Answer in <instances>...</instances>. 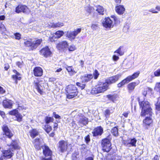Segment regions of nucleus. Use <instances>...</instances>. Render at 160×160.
Here are the masks:
<instances>
[{
  "mask_svg": "<svg viewBox=\"0 0 160 160\" xmlns=\"http://www.w3.org/2000/svg\"><path fill=\"white\" fill-rule=\"evenodd\" d=\"M13 72L15 73V75H13L12 76V78L16 80H20L21 78V75L16 70H14ZM16 83H17V81H16Z\"/></svg>",
  "mask_w": 160,
  "mask_h": 160,
  "instance_id": "obj_27",
  "label": "nucleus"
},
{
  "mask_svg": "<svg viewBox=\"0 0 160 160\" xmlns=\"http://www.w3.org/2000/svg\"><path fill=\"white\" fill-rule=\"evenodd\" d=\"M110 113V110L109 109H107L105 111L104 115L106 118L109 117Z\"/></svg>",
  "mask_w": 160,
  "mask_h": 160,
  "instance_id": "obj_44",
  "label": "nucleus"
},
{
  "mask_svg": "<svg viewBox=\"0 0 160 160\" xmlns=\"http://www.w3.org/2000/svg\"><path fill=\"white\" fill-rule=\"evenodd\" d=\"M9 66L8 64H5L4 68L6 70H7L9 68Z\"/></svg>",
  "mask_w": 160,
  "mask_h": 160,
  "instance_id": "obj_59",
  "label": "nucleus"
},
{
  "mask_svg": "<svg viewBox=\"0 0 160 160\" xmlns=\"http://www.w3.org/2000/svg\"><path fill=\"white\" fill-rule=\"evenodd\" d=\"M66 68L69 72H72V75L73 73H76V72L74 70V69L72 66H67L66 67Z\"/></svg>",
  "mask_w": 160,
  "mask_h": 160,
  "instance_id": "obj_36",
  "label": "nucleus"
},
{
  "mask_svg": "<svg viewBox=\"0 0 160 160\" xmlns=\"http://www.w3.org/2000/svg\"><path fill=\"white\" fill-rule=\"evenodd\" d=\"M76 119L79 125L82 126L86 125L88 122V118L81 113L76 116Z\"/></svg>",
  "mask_w": 160,
  "mask_h": 160,
  "instance_id": "obj_7",
  "label": "nucleus"
},
{
  "mask_svg": "<svg viewBox=\"0 0 160 160\" xmlns=\"http://www.w3.org/2000/svg\"><path fill=\"white\" fill-rule=\"evenodd\" d=\"M139 103L140 108H142L141 116H143L146 115L151 116L152 115V109L148 101L144 100L141 102L139 101Z\"/></svg>",
  "mask_w": 160,
  "mask_h": 160,
  "instance_id": "obj_3",
  "label": "nucleus"
},
{
  "mask_svg": "<svg viewBox=\"0 0 160 160\" xmlns=\"http://www.w3.org/2000/svg\"><path fill=\"white\" fill-rule=\"evenodd\" d=\"M93 9V8L92 7L90 6H89L87 7L86 10L88 12L90 13Z\"/></svg>",
  "mask_w": 160,
  "mask_h": 160,
  "instance_id": "obj_53",
  "label": "nucleus"
},
{
  "mask_svg": "<svg viewBox=\"0 0 160 160\" xmlns=\"http://www.w3.org/2000/svg\"><path fill=\"white\" fill-rule=\"evenodd\" d=\"M30 135L31 137L34 138L38 134V132L35 129H34L30 132Z\"/></svg>",
  "mask_w": 160,
  "mask_h": 160,
  "instance_id": "obj_32",
  "label": "nucleus"
},
{
  "mask_svg": "<svg viewBox=\"0 0 160 160\" xmlns=\"http://www.w3.org/2000/svg\"><path fill=\"white\" fill-rule=\"evenodd\" d=\"M33 74L36 77L41 76L43 73L42 68L39 67H36L33 70Z\"/></svg>",
  "mask_w": 160,
  "mask_h": 160,
  "instance_id": "obj_17",
  "label": "nucleus"
},
{
  "mask_svg": "<svg viewBox=\"0 0 160 160\" xmlns=\"http://www.w3.org/2000/svg\"><path fill=\"white\" fill-rule=\"evenodd\" d=\"M15 12L17 13L23 12L28 14L30 12V10L26 6L23 5H19L16 8Z\"/></svg>",
  "mask_w": 160,
  "mask_h": 160,
  "instance_id": "obj_9",
  "label": "nucleus"
},
{
  "mask_svg": "<svg viewBox=\"0 0 160 160\" xmlns=\"http://www.w3.org/2000/svg\"><path fill=\"white\" fill-rule=\"evenodd\" d=\"M102 145L103 150L107 152H109L111 148V144L110 140L107 138H105L102 140Z\"/></svg>",
  "mask_w": 160,
  "mask_h": 160,
  "instance_id": "obj_8",
  "label": "nucleus"
},
{
  "mask_svg": "<svg viewBox=\"0 0 160 160\" xmlns=\"http://www.w3.org/2000/svg\"><path fill=\"white\" fill-rule=\"evenodd\" d=\"M137 85L138 84L135 82H131L128 84L127 85V88L128 92L130 93L132 92Z\"/></svg>",
  "mask_w": 160,
  "mask_h": 160,
  "instance_id": "obj_21",
  "label": "nucleus"
},
{
  "mask_svg": "<svg viewBox=\"0 0 160 160\" xmlns=\"http://www.w3.org/2000/svg\"><path fill=\"white\" fill-rule=\"evenodd\" d=\"M44 129L47 133H48L52 130V128L51 127L47 125L45 126Z\"/></svg>",
  "mask_w": 160,
  "mask_h": 160,
  "instance_id": "obj_42",
  "label": "nucleus"
},
{
  "mask_svg": "<svg viewBox=\"0 0 160 160\" xmlns=\"http://www.w3.org/2000/svg\"><path fill=\"white\" fill-rule=\"evenodd\" d=\"M152 121L150 117H147L143 120V123L146 126H148L152 122Z\"/></svg>",
  "mask_w": 160,
  "mask_h": 160,
  "instance_id": "obj_25",
  "label": "nucleus"
},
{
  "mask_svg": "<svg viewBox=\"0 0 160 160\" xmlns=\"http://www.w3.org/2000/svg\"><path fill=\"white\" fill-rule=\"evenodd\" d=\"M68 50L69 51L71 52L75 50L77 48L76 46L73 44L71 45L68 47Z\"/></svg>",
  "mask_w": 160,
  "mask_h": 160,
  "instance_id": "obj_40",
  "label": "nucleus"
},
{
  "mask_svg": "<svg viewBox=\"0 0 160 160\" xmlns=\"http://www.w3.org/2000/svg\"><path fill=\"white\" fill-rule=\"evenodd\" d=\"M120 77V75L118 74L109 77L106 80L105 82L100 84L98 87L92 88L91 93L92 94H96L104 92L108 89L109 85L115 83L118 81Z\"/></svg>",
  "mask_w": 160,
  "mask_h": 160,
  "instance_id": "obj_1",
  "label": "nucleus"
},
{
  "mask_svg": "<svg viewBox=\"0 0 160 160\" xmlns=\"http://www.w3.org/2000/svg\"><path fill=\"white\" fill-rule=\"evenodd\" d=\"M5 18V16L4 15H1L0 16V20H3Z\"/></svg>",
  "mask_w": 160,
  "mask_h": 160,
  "instance_id": "obj_62",
  "label": "nucleus"
},
{
  "mask_svg": "<svg viewBox=\"0 0 160 160\" xmlns=\"http://www.w3.org/2000/svg\"><path fill=\"white\" fill-rule=\"evenodd\" d=\"M72 148V145L67 141L62 140L59 142L58 144V149L62 152L66 151H70Z\"/></svg>",
  "mask_w": 160,
  "mask_h": 160,
  "instance_id": "obj_6",
  "label": "nucleus"
},
{
  "mask_svg": "<svg viewBox=\"0 0 160 160\" xmlns=\"http://www.w3.org/2000/svg\"><path fill=\"white\" fill-rule=\"evenodd\" d=\"M140 72H135L134 73L133 75L132 76H129L128 77V79H129L130 81H132V80L135 79L137 77H138L139 75V74Z\"/></svg>",
  "mask_w": 160,
  "mask_h": 160,
  "instance_id": "obj_30",
  "label": "nucleus"
},
{
  "mask_svg": "<svg viewBox=\"0 0 160 160\" xmlns=\"http://www.w3.org/2000/svg\"><path fill=\"white\" fill-rule=\"evenodd\" d=\"M33 85L38 92L40 94H42L43 93V87L41 83L38 80L35 81L33 83Z\"/></svg>",
  "mask_w": 160,
  "mask_h": 160,
  "instance_id": "obj_13",
  "label": "nucleus"
},
{
  "mask_svg": "<svg viewBox=\"0 0 160 160\" xmlns=\"http://www.w3.org/2000/svg\"><path fill=\"white\" fill-rule=\"evenodd\" d=\"M80 63L82 66V67H83L84 65V62L82 60H80Z\"/></svg>",
  "mask_w": 160,
  "mask_h": 160,
  "instance_id": "obj_63",
  "label": "nucleus"
},
{
  "mask_svg": "<svg viewBox=\"0 0 160 160\" xmlns=\"http://www.w3.org/2000/svg\"><path fill=\"white\" fill-rule=\"evenodd\" d=\"M18 110L16 109H15L12 111H10L9 112V114L10 115H14L15 116L17 114H18Z\"/></svg>",
  "mask_w": 160,
  "mask_h": 160,
  "instance_id": "obj_41",
  "label": "nucleus"
},
{
  "mask_svg": "<svg viewBox=\"0 0 160 160\" xmlns=\"http://www.w3.org/2000/svg\"><path fill=\"white\" fill-rule=\"evenodd\" d=\"M68 45V43L66 41H63L58 44L57 47L59 50L64 49L67 48Z\"/></svg>",
  "mask_w": 160,
  "mask_h": 160,
  "instance_id": "obj_18",
  "label": "nucleus"
},
{
  "mask_svg": "<svg viewBox=\"0 0 160 160\" xmlns=\"http://www.w3.org/2000/svg\"><path fill=\"white\" fill-rule=\"evenodd\" d=\"M56 35L55 38H58L62 36L64 34V32L62 31L58 30L55 33Z\"/></svg>",
  "mask_w": 160,
  "mask_h": 160,
  "instance_id": "obj_33",
  "label": "nucleus"
},
{
  "mask_svg": "<svg viewBox=\"0 0 160 160\" xmlns=\"http://www.w3.org/2000/svg\"><path fill=\"white\" fill-rule=\"evenodd\" d=\"M97 9L96 11L100 14L101 15H103L104 14V9L102 6L100 5H98L96 6Z\"/></svg>",
  "mask_w": 160,
  "mask_h": 160,
  "instance_id": "obj_28",
  "label": "nucleus"
},
{
  "mask_svg": "<svg viewBox=\"0 0 160 160\" xmlns=\"http://www.w3.org/2000/svg\"><path fill=\"white\" fill-rule=\"evenodd\" d=\"M14 35L15 36V38L17 40H20L21 38V34L18 32L14 34Z\"/></svg>",
  "mask_w": 160,
  "mask_h": 160,
  "instance_id": "obj_45",
  "label": "nucleus"
},
{
  "mask_svg": "<svg viewBox=\"0 0 160 160\" xmlns=\"http://www.w3.org/2000/svg\"><path fill=\"white\" fill-rule=\"evenodd\" d=\"M76 84L81 89H83L85 88V84H82L79 82H77Z\"/></svg>",
  "mask_w": 160,
  "mask_h": 160,
  "instance_id": "obj_47",
  "label": "nucleus"
},
{
  "mask_svg": "<svg viewBox=\"0 0 160 160\" xmlns=\"http://www.w3.org/2000/svg\"><path fill=\"white\" fill-rule=\"evenodd\" d=\"M125 10V9L122 5H119L116 6L115 8L116 12L119 15L123 14Z\"/></svg>",
  "mask_w": 160,
  "mask_h": 160,
  "instance_id": "obj_19",
  "label": "nucleus"
},
{
  "mask_svg": "<svg viewBox=\"0 0 160 160\" xmlns=\"http://www.w3.org/2000/svg\"><path fill=\"white\" fill-rule=\"evenodd\" d=\"M85 160H93L92 158L91 157H89L85 159Z\"/></svg>",
  "mask_w": 160,
  "mask_h": 160,
  "instance_id": "obj_64",
  "label": "nucleus"
},
{
  "mask_svg": "<svg viewBox=\"0 0 160 160\" xmlns=\"http://www.w3.org/2000/svg\"><path fill=\"white\" fill-rule=\"evenodd\" d=\"M48 24L50 27L54 28H59L63 26V23L59 22L56 23L50 22Z\"/></svg>",
  "mask_w": 160,
  "mask_h": 160,
  "instance_id": "obj_22",
  "label": "nucleus"
},
{
  "mask_svg": "<svg viewBox=\"0 0 160 160\" xmlns=\"http://www.w3.org/2000/svg\"><path fill=\"white\" fill-rule=\"evenodd\" d=\"M103 132V128L101 126L95 128L92 132L93 136L94 137L101 136Z\"/></svg>",
  "mask_w": 160,
  "mask_h": 160,
  "instance_id": "obj_14",
  "label": "nucleus"
},
{
  "mask_svg": "<svg viewBox=\"0 0 160 160\" xmlns=\"http://www.w3.org/2000/svg\"><path fill=\"white\" fill-rule=\"evenodd\" d=\"M35 148L37 149H39L41 148V140L39 138H36L33 142Z\"/></svg>",
  "mask_w": 160,
  "mask_h": 160,
  "instance_id": "obj_20",
  "label": "nucleus"
},
{
  "mask_svg": "<svg viewBox=\"0 0 160 160\" xmlns=\"http://www.w3.org/2000/svg\"><path fill=\"white\" fill-rule=\"evenodd\" d=\"M19 148V147L17 142H13L10 146L9 149L2 151V156L0 157V160H3L5 158H11L14 154V150L18 149Z\"/></svg>",
  "mask_w": 160,
  "mask_h": 160,
  "instance_id": "obj_2",
  "label": "nucleus"
},
{
  "mask_svg": "<svg viewBox=\"0 0 160 160\" xmlns=\"http://www.w3.org/2000/svg\"><path fill=\"white\" fill-rule=\"evenodd\" d=\"M130 112L129 111H127L126 112H124L123 114V115L125 117L127 118L128 116V114Z\"/></svg>",
  "mask_w": 160,
  "mask_h": 160,
  "instance_id": "obj_58",
  "label": "nucleus"
},
{
  "mask_svg": "<svg viewBox=\"0 0 160 160\" xmlns=\"http://www.w3.org/2000/svg\"><path fill=\"white\" fill-rule=\"evenodd\" d=\"M111 133L115 136H118V128L115 127L113 128L111 130Z\"/></svg>",
  "mask_w": 160,
  "mask_h": 160,
  "instance_id": "obj_34",
  "label": "nucleus"
},
{
  "mask_svg": "<svg viewBox=\"0 0 160 160\" xmlns=\"http://www.w3.org/2000/svg\"><path fill=\"white\" fill-rule=\"evenodd\" d=\"M2 129L5 134L9 138H11L13 136V133L6 125H4Z\"/></svg>",
  "mask_w": 160,
  "mask_h": 160,
  "instance_id": "obj_15",
  "label": "nucleus"
},
{
  "mask_svg": "<svg viewBox=\"0 0 160 160\" xmlns=\"http://www.w3.org/2000/svg\"><path fill=\"white\" fill-rule=\"evenodd\" d=\"M81 31V29L79 28L73 31H68L67 32V36L70 39H73L75 38L76 36Z\"/></svg>",
  "mask_w": 160,
  "mask_h": 160,
  "instance_id": "obj_10",
  "label": "nucleus"
},
{
  "mask_svg": "<svg viewBox=\"0 0 160 160\" xmlns=\"http://www.w3.org/2000/svg\"><path fill=\"white\" fill-rule=\"evenodd\" d=\"M121 158V156L118 155H115L112 157L111 160H120Z\"/></svg>",
  "mask_w": 160,
  "mask_h": 160,
  "instance_id": "obj_43",
  "label": "nucleus"
},
{
  "mask_svg": "<svg viewBox=\"0 0 160 160\" xmlns=\"http://www.w3.org/2000/svg\"><path fill=\"white\" fill-rule=\"evenodd\" d=\"M159 157L157 155L155 156L154 157L153 160H159Z\"/></svg>",
  "mask_w": 160,
  "mask_h": 160,
  "instance_id": "obj_60",
  "label": "nucleus"
},
{
  "mask_svg": "<svg viewBox=\"0 0 160 160\" xmlns=\"http://www.w3.org/2000/svg\"><path fill=\"white\" fill-rule=\"evenodd\" d=\"M112 59L114 61H117L119 59L118 56L114 55L112 56Z\"/></svg>",
  "mask_w": 160,
  "mask_h": 160,
  "instance_id": "obj_51",
  "label": "nucleus"
},
{
  "mask_svg": "<svg viewBox=\"0 0 160 160\" xmlns=\"http://www.w3.org/2000/svg\"><path fill=\"white\" fill-rule=\"evenodd\" d=\"M98 25L97 24H92L91 28L93 30H95L98 29Z\"/></svg>",
  "mask_w": 160,
  "mask_h": 160,
  "instance_id": "obj_46",
  "label": "nucleus"
},
{
  "mask_svg": "<svg viewBox=\"0 0 160 160\" xmlns=\"http://www.w3.org/2000/svg\"><path fill=\"white\" fill-rule=\"evenodd\" d=\"M67 93V97L69 99L73 98L78 94L77 89L74 85L71 84L68 85L66 88Z\"/></svg>",
  "mask_w": 160,
  "mask_h": 160,
  "instance_id": "obj_5",
  "label": "nucleus"
},
{
  "mask_svg": "<svg viewBox=\"0 0 160 160\" xmlns=\"http://www.w3.org/2000/svg\"><path fill=\"white\" fill-rule=\"evenodd\" d=\"M42 42V39H39L32 41V39L25 40L24 42V45L28 47L30 50H34L36 49L39 46Z\"/></svg>",
  "mask_w": 160,
  "mask_h": 160,
  "instance_id": "obj_4",
  "label": "nucleus"
},
{
  "mask_svg": "<svg viewBox=\"0 0 160 160\" xmlns=\"http://www.w3.org/2000/svg\"><path fill=\"white\" fill-rule=\"evenodd\" d=\"M46 123L48 124L49 122H53L54 119L53 118L47 117L45 119Z\"/></svg>",
  "mask_w": 160,
  "mask_h": 160,
  "instance_id": "obj_39",
  "label": "nucleus"
},
{
  "mask_svg": "<svg viewBox=\"0 0 160 160\" xmlns=\"http://www.w3.org/2000/svg\"><path fill=\"white\" fill-rule=\"evenodd\" d=\"M15 117L16 118L15 120L17 121L18 122H20L22 121V116L19 112L18 114H17Z\"/></svg>",
  "mask_w": 160,
  "mask_h": 160,
  "instance_id": "obj_37",
  "label": "nucleus"
},
{
  "mask_svg": "<svg viewBox=\"0 0 160 160\" xmlns=\"http://www.w3.org/2000/svg\"><path fill=\"white\" fill-rule=\"evenodd\" d=\"M93 76L92 74H87L82 77L81 79L83 82H88L93 78Z\"/></svg>",
  "mask_w": 160,
  "mask_h": 160,
  "instance_id": "obj_24",
  "label": "nucleus"
},
{
  "mask_svg": "<svg viewBox=\"0 0 160 160\" xmlns=\"http://www.w3.org/2000/svg\"><path fill=\"white\" fill-rule=\"evenodd\" d=\"M17 66H18L19 67H21L22 66V63L20 62H17Z\"/></svg>",
  "mask_w": 160,
  "mask_h": 160,
  "instance_id": "obj_61",
  "label": "nucleus"
},
{
  "mask_svg": "<svg viewBox=\"0 0 160 160\" xmlns=\"http://www.w3.org/2000/svg\"><path fill=\"white\" fill-rule=\"evenodd\" d=\"M53 114L54 116V117L57 119H61V117L59 116L58 114H56V113L55 112H54L53 113Z\"/></svg>",
  "mask_w": 160,
  "mask_h": 160,
  "instance_id": "obj_54",
  "label": "nucleus"
},
{
  "mask_svg": "<svg viewBox=\"0 0 160 160\" xmlns=\"http://www.w3.org/2000/svg\"><path fill=\"white\" fill-rule=\"evenodd\" d=\"M39 52L41 55L45 58L50 56L52 54L51 52L47 46L43 48Z\"/></svg>",
  "mask_w": 160,
  "mask_h": 160,
  "instance_id": "obj_12",
  "label": "nucleus"
},
{
  "mask_svg": "<svg viewBox=\"0 0 160 160\" xmlns=\"http://www.w3.org/2000/svg\"><path fill=\"white\" fill-rule=\"evenodd\" d=\"M94 76V78L95 79H97L99 74L97 70H95L93 73Z\"/></svg>",
  "mask_w": 160,
  "mask_h": 160,
  "instance_id": "obj_48",
  "label": "nucleus"
},
{
  "mask_svg": "<svg viewBox=\"0 0 160 160\" xmlns=\"http://www.w3.org/2000/svg\"><path fill=\"white\" fill-rule=\"evenodd\" d=\"M129 28V26L128 25L126 24L124 27L123 30L125 32H127L128 31V29Z\"/></svg>",
  "mask_w": 160,
  "mask_h": 160,
  "instance_id": "obj_52",
  "label": "nucleus"
},
{
  "mask_svg": "<svg viewBox=\"0 0 160 160\" xmlns=\"http://www.w3.org/2000/svg\"><path fill=\"white\" fill-rule=\"evenodd\" d=\"M85 140L87 142H88L90 141V139L89 135H88L85 137Z\"/></svg>",
  "mask_w": 160,
  "mask_h": 160,
  "instance_id": "obj_56",
  "label": "nucleus"
},
{
  "mask_svg": "<svg viewBox=\"0 0 160 160\" xmlns=\"http://www.w3.org/2000/svg\"><path fill=\"white\" fill-rule=\"evenodd\" d=\"M136 142L137 140L135 138L131 139L130 142L127 144V146H130L131 145L132 146L135 147Z\"/></svg>",
  "mask_w": 160,
  "mask_h": 160,
  "instance_id": "obj_35",
  "label": "nucleus"
},
{
  "mask_svg": "<svg viewBox=\"0 0 160 160\" xmlns=\"http://www.w3.org/2000/svg\"><path fill=\"white\" fill-rule=\"evenodd\" d=\"M130 81L129 79H128V77L125 79H124L120 83L118 84V87L119 88L121 87L122 86L124 85L126 83H128L130 82Z\"/></svg>",
  "mask_w": 160,
  "mask_h": 160,
  "instance_id": "obj_31",
  "label": "nucleus"
},
{
  "mask_svg": "<svg viewBox=\"0 0 160 160\" xmlns=\"http://www.w3.org/2000/svg\"><path fill=\"white\" fill-rule=\"evenodd\" d=\"M122 48V47L120 46L118 49L116 50L114 52V53H117L119 54L120 56H122L123 55L124 52H123L121 51V48Z\"/></svg>",
  "mask_w": 160,
  "mask_h": 160,
  "instance_id": "obj_38",
  "label": "nucleus"
},
{
  "mask_svg": "<svg viewBox=\"0 0 160 160\" xmlns=\"http://www.w3.org/2000/svg\"><path fill=\"white\" fill-rule=\"evenodd\" d=\"M102 24L103 26L106 28H112L113 26V22L109 18H105L102 22Z\"/></svg>",
  "mask_w": 160,
  "mask_h": 160,
  "instance_id": "obj_11",
  "label": "nucleus"
},
{
  "mask_svg": "<svg viewBox=\"0 0 160 160\" xmlns=\"http://www.w3.org/2000/svg\"><path fill=\"white\" fill-rule=\"evenodd\" d=\"M150 12H151L153 13H158V11H156L154 8H152L148 10Z\"/></svg>",
  "mask_w": 160,
  "mask_h": 160,
  "instance_id": "obj_50",
  "label": "nucleus"
},
{
  "mask_svg": "<svg viewBox=\"0 0 160 160\" xmlns=\"http://www.w3.org/2000/svg\"><path fill=\"white\" fill-rule=\"evenodd\" d=\"M140 72H135L134 73L133 75L132 76H129L128 77V79H129L130 81H132V80L135 79L137 77H138L139 75V74Z\"/></svg>",
  "mask_w": 160,
  "mask_h": 160,
  "instance_id": "obj_29",
  "label": "nucleus"
},
{
  "mask_svg": "<svg viewBox=\"0 0 160 160\" xmlns=\"http://www.w3.org/2000/svg\"><path fill=\"white\" fill-rule=\"evenodd\" d=\"M43 154L46 156H50L52 154V152L49 147L45 145L42 146Z\"/></svg>",
  "mask_w": 160,
  "mask_h": 160,
  "instance_id": "obj_16",
  "label": "nucleus"
},
{
  "mask_svg": "<svg viewBox=\"0 0 160 160\" xmlns=\"http://www.w3.org/2000/svg\"><path fill=\"white\" fill-rule=\"evenodd\" d=\"M106 97L108 98L109 100L112 101L113 102H114L115 101L118 100V97L116 94H109L106 96Z\"/></svg>",
  "mask_w": 160,
  "mask_h": 160,
  "instance_id": "obj_26",
  "label": "nucleus"
},
{
  "mask_svg": "<svg viewBox=\"0 0 160 160\" xmlns=\"http://www.w3.org/2000/svg\"><path fill=\"white\" fill-rule=\"evenodd\" d=\"M3 104L5 108H12V103L11 100L7 99L3 100Z\"/></svg>",
  "mask_w": 160,
  "mask_h": 160,
  "instance_id": "obj_23",
  "label": "nucleus"
},
{
  "mask_svg": "<svg viewBox=\"0 0 160 160\" xmlns=\"http://www.w3.org/2000/svg\"><path fill=\"white\" fill-rule=\"evenodd\" d=\"M5 92V90H4L0 86V93L3 94Z\"/></svg>",
  "mask_w": 160,
  "mask_h": 160,
  "instance_id": "obj_57",
  "label": "nucleus"
},
{
  "mask_svg": "<svg viewBox=\"0 0 160 160\" xmlns=\"http://www.w3.org/2000/svg\"><path fill=\"white\" fill-rule=\"evenodd\" d=\"M18 108L19 110H23V109H26L25 107L23 105H22L20 104H18Z\"/></svg>",
  "mask_w": 160,
  "mask_h": 160,
  "instance_id": "obj_49",
  "label": "nucleus"
},
{
  "mask_svg": "<svg viewBox=\"0 0 160 160\" xmlns=\"http://www.w3.org/2000/svg\"><path fill=\"white\" fill-rule=\"evenodd\" d=\"M0 28L3 31H5L6 30V29L3 24H1V25L0 26Z\"/></svg>",
  "mask_w": 160,
  "mask_h": 160,
  "instance_id": "obj_55",
  "label": "nucleus"
}]
</instances>
